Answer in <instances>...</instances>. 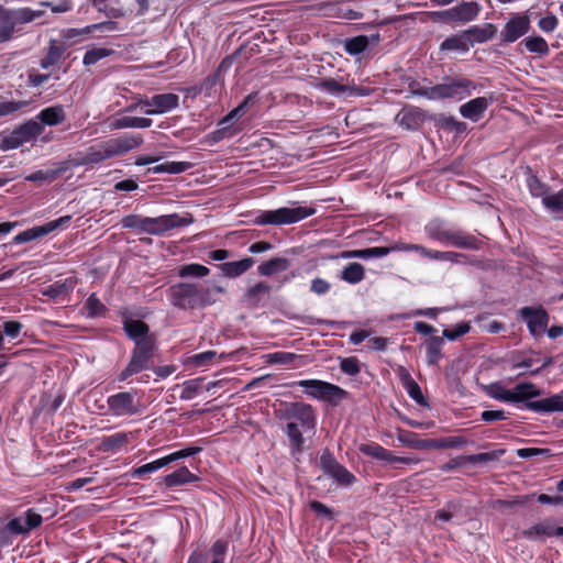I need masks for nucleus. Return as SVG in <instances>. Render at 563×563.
I'll return each instance as SVG.
<instances>
[{"instance_id": "nucleus-1", "label": "nucleus", "mask_w": 563, "mask_h": 563, "mask_svg": "<svg viewBox=\"0 0 563 563\" xmlns=\"http://www.w3.org/2000/svg\"><path fill=\"white\" fill-rule=\"evenodd\" d=\"M280 418L287 421L284 429L291 454H299L305 450L303 433L316 429L317 420L314 409L306 402H288L282 410Z\"/></svg>"}, {"instance_id": "nucleus-2", "label": "nucleus", "mask_w": 563, "mask_h": 563, "mask_svg": "<svg viewBox=\"0 0 563 563\" xmlns=\"http://www.w3.org/2000/svg\"><path fill=\"white\" fill-rule=\"evenodd\" d=\"M409 89L413 96L423 97L432 101L444 99L463 100L477 89V84L464 76H445L441 84L434 86H424L413 80L409 84Z\"/></svg>"}, {"instance_id": "nucleus-3", "label": "nucleus", "mask_w": 563, "mask_h": 563, "mask_svg": "<svg viewBox=\"0 0 563 563\" xmlns=\"http://www.w3.org/2000/svg\"><path fill=\"white\" fill-rule=\"evenodd\" d=\"M194 217L190 213L185 216L170 213L156 218L129 214L123 217L120 223L124 229H135L152 235H163L173 229L187 227L194 223Z\"/></svg>"}, {"instance_id": "nucleus-4", "label": "nucleus", "mask_w": 563, "mask_h": 563, "mask_svg": "<svg viewBox=\"0 0 563 563\" xmlns=\"http://www.w3.org/2000/svg\"><path fill=\"white\" fill-rule=\"evenodd\" d=\"M541 394L542 390L533 383H519L508 391V402H523L522 409L538 413L563 411V396L561 394H555L540 400H531L541 396Z\"/></svg>"}, {"instance_id": "nucleus-5", "label": "nucleus", "mask_w": 563, "mask_h": 563, "mask_svg": "<svg viewBox=\"0 0 563 563\" xmlns=\"http://www.w3.org/2000/svg\"><path fill=\"white\" fill-rule=\"evenodd\" d=\"M143 143L140 134H124L90 146L81 161L82 165H97L112 157L121 156Z\"/></svg>"}, {"instance_id": "nucleus-6", "label": "nucleus", "mask_w": 563, "mask_h": 563, "mask_svg": "<svg viewBox=\"0 0 563 563\" xmlns=\"http://www.w3.org/2000/svg\"><path fill=\"white\" fill-rule=\"evenodd\" d=\"M168 299L174 307L181 310L205 308L216 301L209 287L194 283H178L170 286Z\"/></svg>"}, {"instance_id": "nucleus-7", "label": "nucleus", "mask_w": 563, "mask_h": 563, "mask_svg": "<svg viewBox=\"0 0 563 563\" xmlns=\"http://www.w3.org/2000/svg\"><path fill=\"white\" fill-rule=\"evenodd\" d=\"M424 231L431 240L441 244L473 251H478L483 246V242L475 235L462 229L448 228L441 220L430 221Z\"/></svg>"}, {"instance_id": "nucleus-8", "label": "nucleus", "mask_w": 563, "mask_h": 563, "mask_svg": "<svg viewBox=\"0 0 563 563\" xmlns=\"http://www.w3.org/2000/svg\"><path fill=\"white\" fill-rule=\"evenodd\" d=\"M44 13V10H33L29 7H0V44L11 41L15 33L22 32L23 25L40 19Z\"/></svg>"}, {"instance_id": "nucleus-9", "label": "nucleus", "mask_w": 563, "mask_h": 563, "mask_svg": "<svg viewBox=\"0 0 563 563\" xmlns=\"http://www.w3.org/2000/svg\"><path fill=\"white\" fill-rule=\"evenodd\" d=\"M316 213L312 207L298 206L295 208L282 207L275 210L258 211L253 219L256 225H285L297 223Z\"/></svg>"}, {"instance_id": "nucleus-10", "label": "nucleus", "mask_w": 563, "mask_h": 563, "mask_svg": "<svg viewBox=\"0 0 563 563\" xmlns=\"http://www.w3.org/2000/svg\"><path fill=\"white\" fill-rule=\"evenodd\" d=\"M290 387L299 386L306 388V394L314 399L338 406L342 400L349 398V393L338 385L320 379H302L291 382Z\"/></svg>"}, {"instance_id": "nucleus-11", "label": "nucleus", "mask_w": 563, "mask_h": 563, "mask_svg": "<svg viewBox=\"0 0 563 563\" xmlns=\"http://www.w3.org/2000/svg\"><path fill=\"white\" fill-rule=\"evenodd\" d=\"M43 523V517L34 509L25 511L24 522L20 517L10 519L0 528V547H9L18 536H27L32 530L37 529Z\"/></svg>"}, {"instance_id": "nucleus-12", "label": "nucleus", "mask_w": 563, "mask_h": 563, "mask_svg": "<svg viewBox=\"0 0 563 563\" xmlns=\"http://www.w3.org/2000/svg\"><path fill=\"white\" fill-rule=\"evenodd\" d=\"M156 344L136 342L131 351V357L126 366L114 378L115 383L128 382L130 377L143 371L150 369L153 364Z\"/></svg>"}, {"instance_id": "nucleus-13", "label": "nucleus", "mask_w": 563, "mask_h": 563, "mask_svg": "<svg viewBox=\"0 0 563 563\" xmlns=\"http://www.w3.org/2000/svg\"><path fill=\"white\" fill-rule=\"evenodd\" d=\"M107 405L109 413L113 417H133L143 410L136 389L118 391L108 396Z\"/></svg>"}, {"instance_id": "nucleus-14", "label": "nucleus", "mask_w": 563, "mask_h": 563, "mask_svg": "<svg viewBox=\"0 0 563 563\" xmlns=\"http://www.w3.org/2000/svg\"><path fill=\"white\" fill-rule=\"evenodd\" d=\"M44 131V128L34 120L15 128L9 135H5L0 141V148L2 151H10L19 148L24 143H29L40 136Z\"/></svg>"}, {"instance_id": "nucleus-15", "label": "nucleus", "mask_w": 563, "mask_h": 563, "mask_svg": "<svg viewBox=\"0 0 563 563\" xmlns=\"http://www.w3.org/2000/svg\"><path fill=\"white\" fill-rule=\"evenodd\" d=\"M517 313L532 336H540L547 330L550 316L541 305L521 307Z\"/></svg>"}, {"instance_id": "nucleus-16", "label": "nucleus", "mask_w": 563, "mask_h": 563, "mask_svg": "<svg viewBox=\"0 0 563 563\" xmlns=\"http://www.w3.org/2000/svg\"><path fill=\"white\" fill-rule=\"evenodd\" d=\"M320 467L341 486H351L357 478L344 465L340 464L333 454L325 449L320 456Z\"/></svg>"}, {"instance_id": "nucleus-17", "label": "nucleus", "mask_w": 563, "mask_h": 563, "mask_svg": "<svg viewBox=\"0 0 563 563\" xmlns=\"http://www.w3.org/2000/svg\"><path fill=\"white\" fill-rule=\"evenodd\" d=\"M531 29L530 16L527 12L512 14L500 31V43L510 44L529 33Z\"/></svg>"}, {"instance_id": "nucleus-18", "label": "nucleus", "mask_w": 563, "mask_h": 563, "mask_svg": "<svg viewBox=\"0 0 563 563\" xmlns=\"http://www.w3.org/2000/svg\"><path fill=\"white\" fill-rule=\"evenodd\" d=\"M71 221V216H64L56 220L49 221L43 225H36L33 228H30L27 230H24L16 234L12 243L13 244H22L26 243L33 240L41 239L43 236L48 235L49 233L54 232L55 230L59 228H66Z\"/></svg>"}, {"instance_id": "nucleus-19", "label": "nucleus", "mask_w": 563, "mask_h": 563, "mask_svg": "<svg viewBox=\"0 0 563 563\" xmlns=\"http://www.w3.org/2000/svg\"><path fill=\"white\" fill-rule=\"evenodd\" d=\"M314 87L321 91H325L328 93L339 96L347 92L350 96H369L372 89L363 86L355 85H345L342 81H339L334 78H321L319 79Z\"/></svg>"}, {"instance_id": "nucleus-20", "label": "nucleus", "mask_w": 563, "mask_h": 563, "mask_svg": "<svg viewBox=\"0 0 563 563\" xmlns=\"http://www.w3.org/2000/svg\"><path fill=\"white\" fill-rule=\"evenodd\" d=\"M358 451L363 455L369 456L374 460L384 461L388 464H395L400 463L405 465H409L413 462H416L413 459L410 457H404V456H396L390 450L385 449L377 442H366L361 443L358 445Z\"/></svg>"}, {"instance_id": "nucleus-21", "label": "nucleus", "mask_w": 563, "mask_h": 563, "mask_svg": "<svg viewBox=\"0 0 563 563\" xmlns=\"http://www.w3.org/2000/svg\"><path fill=\"white\" fill-rule=\"evenodd\" d=\"M505 454V450H494L492 452L472 454V455H460L454 459H451L449 462L442 464L440 470L443 472H450L457 467H461L465 463L477 464V463H486L490 461H497L500 456Z\"/></svg>"}, {"instance_id": "nucleus-22", "label": "nucleus", "mask_w": 563, "mask_h": 563, "mask_svg": "<svg viewBox=\"0 0 563 563\" xmlns=\"http://www.w3.org/2000/svg\"><path fill=\"white\" fill-rule=\"evenodd\" d=\"M123 330L126 336L134 342L156 344V338L150 331V327L143 320L125 319L123 321Z\"/></svg>"}, {"instance_id": "nucleus-23", "label": "nucleus", "mask_w": 563, "mask_h": 563, "mask_svg": "<svg viewBox=\"0 0 563 563\" xmlns=\"http://www.w3.org/2000/svg\"><path fill=\"white\" fill-rule=\"evenodd\" d=\"M493 98L477 97L468 100L459 108L460 114L472 122H478L485 115Z\"/></svg>"}, {"instance_id": "nucleus-24", "label": "nucleus", "mask_w": 563, "mask_h": 563, "mask_svg": "<svg viewBox=\"0 0 563 563\" xmlns=\"http://www.w3.org/2000/svg\"><path fill=\"white\" fill-rule=\"evenodd\" d=\"M497 31L498 30L495 24L484 23L482 25H472L463 32L471 48L475 44H482L493 40L497 34Z\"/></svg>"}, {"instance_id": "nucleus-25", "label": "nucleus", "mask_w": 563, "mask_h": 563, "mask_svg": "<svg viewBox=\"0 0 563 563\" xmlns=\"http://www.w3.org/2000/svg\"><path fill=\"white\" fill-rule=\"evenodd\" d=\"M481 10L482 7L475 1H462L460 4L451 8L452 21L457 24H466L476 20Z\"/></svg>"}, {"instance_id": "nucleus-26", "label": "nucleus", "mask_w": 563, "mask_h": 563, "mask_svg": "<svg viewBox=\"0 0 563 563\" xmlns=\"http://www.w3.org/2000/svg\"><path fill=\"white\" fill-rule=\"evenodd\" d=\"M152 103L154 109H145L144 113L147 115L163 114L179 107V97L173 92L158 93L152 96Z\"/></svg>"}, {"instance_id": "nucleus-27", "label": "nucleus", "mask_w": 563, "mask_h": 563, "mask_svg": "<svg viewBox=\"0 0 563 563\" xmlns=\"http://www.w3.org/2000/svg\"><path fill=\"white\" fill-rule=\"evenodd\" d=\"M65 51L64 45H58L55 41H51L49 45L45 48L43 57L40 59V67L44 70L55 69L58 73Z\"/></svg>"}, {"instance_id": "nucleus-28", "label": "nucleus", "mask_w": 563, "mask_h": 563, "mask_svg": "<svg viewBox=\"0 0 563 563\" xmlns=\"http://www.w3.org/2000/svg\"><path fill=\"white\" fill-rule=\"evenodd\" d=\"M396 121L407 130H418L426 121V112L418 107L404 108L396 117Z\"/></svg>"}, {"instance_id": "nucleus-29", "label": "nucleus", "mask_w": 563, "mask_h": 563, "mask_svg": "<svg viewBox=\"0 0 563 563\" xmlns=\"http://www.w3.org/2000/svg\"><path fill=\"white\" fill-rule=\"evenodd\" d=\"M95 7L104 12L109 18H121L128 13H133L132 4H122L121 0H95Z\"/></svg>"}, {"instance_id": "nucleus-30", "label": "nucleus", "mask_w": 563, "mask_h": 563, "mask_svg": "<svg viewBox=\"0 0 563 563\" xmlns=\"http://www.w3.org/2000/svg\"><path fill=\"white\" fill-rule=\"evenodd\" d=\"M36 119L40 121L38 123L44 128V125L54 126L63 123L66 120V112L62 104H55L47 108L42 109Z\"/></svg>"}, {"instance_id": "nucleus-31", "label": "nucleus", "mask_w": 563, "mask_h": 563, "mask_svg": "<svg viewBox=\"0 0 563 563\" xmlns=\"http://www.w3.org/2000/svg\"><path fill=\"white\" fill-rule=\"evenodd\" d=\"M76 285V280L71 277L56 280L53 284L46 286L42 290V295L56 300L60 297L67 296L73 292Z\"/></svg>"}, {"instance_id": "nucleus-32", "label": "nucleus", "mask_w": 563, "mask_h": 563, "mask_svg": "<svg viewBox=\"0 0 563 563\" xmlns=\"http://www.w3.org/2000/svg\"><path fill=\"white\" fill-rule=\"evenodd\" d=\"M255 264L253 257H244L240 261L221 263L218 267L229 278H236L247 272Z\"/></svg>"}, {"instance_id": "nucleus-33", "label": "nucleus", "mask_w": 563, "mask_h": 563, "mask_svg": "<svg viewBox=\"0 0 563 563\" xmlns=\"http://www.w3.org/2000/svg\"><path fill=\"white\" fill-rule=\"evenodd\" d=\"M290 265V261L286 257H272L257 266V274L260 276L269 277L275 274L286 272Z\"/></svg>"}, {"instance_id": "nucleus-34", "label": "nucleus", "mask_w": 563, "mask_h": 563, "mask_svg": "<svg viewBox=\"0 0 563 563\" xmlns=\"http://www.w3.org/2000/svg\"><path fill=\"white\" fill-rule=\"evenodd\" d=\"M133 438V432H115L101 439V450L104 452H117L126 446Z\"/></svg>"}, {"instance_id": "nucleus-35", "label": "nucleus", "mask_w": 563, "mask_h": 563, "mask_svg": "<svg viewBox=\"0 0 563 563\" xmlns=\"http://www.w3.org/2000/svg\"><path fill=\"white\" fill-rule=\"evenodd\" d=\"M200 478L198 475L191 473L188 467L181 466L173 473L164 477V483L167 487H176L186 484L198 482Z\"/></svg>"}, {"instance_id": "nucleus-36", "label": "nucleus", "mask_w": 563, "mask_h": 563, "mask_svg": "<svg viewBox=\"0 0 563 563\" xmlns=\"http://www.w3.org/2000/svg\"><path fill=\"white\" fill-rule=\"evenodd\" d=\"M268 362L290 365L291 367L297 368L308 364L309 360L307 355H298L290 352H275L268 355Z\"/></svg>"}, {"instance_id": "nucleus-37", "label": "nucleus", "mask_w": 563, "mask_h": 563, "mask_svg": "<svg viewBox=\"0 0 563 563\" xmlns=\"http://www.w3.org/2000/svg\"><path fill=\"white\" fill-rule=\"evenodd\" d=\"M444 340L441 336H430L426 340V357L429 365H438L439 361L443 357L442 349Z\"/></svg>"}, {"instance_id": "nucleus-38", "label": "nucleus", "mask_w": 563, "mask_h": 563, "mask_svg": "<svg viewBox=\"0 0 563 563\" xmlns=\"http://www.w3.org/2000/svg\"><path fill=\"white\" fill-rule=\"evenodd\" d=\"M272 287L265 282H258L250 287L244 295L245 301L252 307H258L264 297H268Z\"/></svg>"}, {"instance_id": "nucleus-39", "label": "nucleus", "mask_w": 563, "mask_h": 563, "mask_svg": "<svg viewBox=\"0 0 563 563\" xmlns=\"http://www.w3.org/2000/svg\"><path fill=\"white\" fill-rule=\"evenodd\" d=\"M401 383L410 398H412L420 406H427V400L421 391L420 386L406 369H404V373L401 374Z\"/></svg>"}, {"instance_id": "nucleus-40", "label": "nucleus", "mask_w": 563, "mask_h": 563, "mask_svg": "<svg viewBox=\"0 0 563 563\" xmlns=\"http://www.w3.org/2000/svg\"><path fill=\"white\" fill-rule=\"evenodd\" d=\"M468 443L467 439L462 435H451L439 439H429L428 449L444 450L461 448Z\"/></svg>"}, {"instance_id": "nucleus-41", "label": "nucleus", "mask_w": 563, "mask_h": 563, "mask_svg": "<svg viewBox=\"0 0 563 563\" xmlns=\"http://www.w3.org/2000/svg\"><path fill=\"white\" fill-rule=\"evenodd\" d=\"M440 51H453V52H460V53H467L470 51V46L466 41V36L464 35V32H460L457 34H453L448 36L441 44H440Z\"/></svg>"}, {"instance_id": "nucleus-42", "label": "nucleus", "mask_w": 563, "mask_h": 563, "mask_svg": "<svg viewBox=\"0 0 563 563\" xmlns=\"http://www.w3.org/2000/svg\"><path fill=\"white\" fill-rule=\"evenodd\" d=\"M435 125L450 133L463 134L467 132V124L463 121L456 120L452 115L440 114L435 119Z\"/></svg>"}, {"instance_id": "nucleus-43", "label": "nucleus", "mask_w": 563, "mask_h": 563, "mask_svg": "<svg viewBox=\"0 0 563 563\" xmlns=\"http://www.w3.org/2000/svg\"><path fill=\"white\" fill-rule=\"evenodd\" d=\"M340 278L352 285L358 284L365 278V268L357 262L349 263L341 271Z\"/></svg>"}, {"instance_id": "nucleus-44", "label": "nucleus", "mask_w": 563, "mask_h": 563, "mask_svg": "<svg viewBox=\"0 0 563 563\" xmlns=\"http://www.w3.org/2000/svg\"><path fill=\"white\" fill-rule=\"evenodd\" d=\"M118 30H119V26H118L117 22H114V21H104V22L87 25V26L81 27V29H70V30H68V37H74V36L84 35V34H90V33H93L96 31H100V32H114V31H118Z\"/></svg>"}, {"instance_id": "nucleus-45", "label": "nucleus", "mask_w": 563, "mask_h": 563, "mask_svg": "<svg viewBox=\"0 0 563 563\" xmlns=\"http://www.w3.org/2000/svg\"><path fill=\"white\" fill-rule=\"evenodd\" d=\"M153 121L148 118L124 115L118 118L112 123L114 129H146L152 125Z\"/></svg>"}, {"instance_id": "nucleus-46", "label": "nucleus", "mask_w": 563, "mask_h": 563, "mask_svg": "<svg viewBox=\"0 0 563 563\" xmlns=\"http://www.w3.org/2000/svg\"><path fill=\"white\" fill-rule=\"evenodd\" d=\"M398 441L410 449L423 450L428 449L429 439H420L419 435L412 431L399 430L397 434Z\"/></svg>"}, {"instance_id": "nucleus-47", "label": "nucleus", "mask_w": 563, "mask_h": 563, "mask_svg": "<svg viewBox=\"0 0 563 563\" xmlns=\"http://www.w3.org/2000/svg\"><path fill=\"white\" fill-rule=\"evenodd\" d=\"M258 98L256 93L247 95L243 101L232 109L225 117L220 120V124H227L232 122V120L242 117L246 113L249 107L254 106L257 102Z\"/></svg>"}, {"instance_id": "nucleus-48", "label": "nucleus", "mask_w": 563, "mask_h": 563, "mask_svg": "<svg viewBox=\"0 0 563 563\" xmlns=\"http://www.w3.org/2000/svg\"><path fill=\"white\" fill-rule=\"evenodd\" d=\"M388 254H389V250L387 246H374V247H367V249H363V250H354V251L344 252L342 254V256L345 258L355 257V258L367 260V258H372V257H384Z\"/></svg>"}, {"instance_id": "nucleus-49", "label": "nucleus", "mask_w": 563, "mask_h": 563, "mask_svg": "<svg viewBox=\"0 0 563 563\" xmlns=\"http://www.w3.org/2000/svg\"><path fill=\"white\" fill-rule=\"evenodd\" d=\"M529 53H536L539 56H547L550 53L547 41L540 36H528L520 42Z\"/></svg>"}, {"instance_id": "nucleus-50", "label": "nucleus", "mask_w": 563, "mask_h": 563, "mask_svg": "<svg viewBox=\"0 0 563 563\" xmlns=\"http://www.w3.org/2000/svg\"><path fill=\"white\" fill-rule=\"evenodd\" d=\"M51 78L58 80L59 73L55 69L48 70V73H40L38 70L32 68L27 71V86L31 88H40L43 87Z\"/></svg>"}, {"instance_id": "nucleus-51", "label": "nucleus", "mask_w": 563, "mask_h": 563, "mask_svg": "<svg viewBox=\"0 0 563 563\" xmlns=\"http://www.w3.org/2000/svg\"><path fill=\"white\" fill-rule=\"evenodd\" d=\"M553 527L550 520H544L523 530L522 536L529 540H536L540 537H552Z\"/></svg>"}, {"instance_id": "nucleus-52", "label": "nucleus", "mask_w": 563, "mask_h": 563, "mask_svg": "<svg viewBox=\"0 0 563 563\" xmlns=\"http://www.w3.org/2000/svg\"><path fill=\"white\" fill-rule=\"evenodd\" d=\"M210 273V269L201 264L198 263H190L185 264L178 267L177 275L181 278L187 277H196V278H202L208 276Z\"/></svg>"}, {"instance_id": "nucleus-53", "label": "nucleus", "mask_w": 563, "mask_h": 563, "mask_svg": "<svg viewBox=\"0 0 563 563\" xmlns=\"http://www.w3.org/2000/svg\"><path fill=\"white\" fill-rule=\"evenodd\" d=\"M115 51L107 47H92L88 49L82 58V64L85 66H92L97 64L99 60L107 58L111 55H114Z\"/></svg>"}, {"instance_id": "nucleus-54", "label": "nucleus", "mask_w": 563, "mask_h": 563, "mask_svg": "<svg viewBox=\"0 0 563 563\" xmlns=\"http://www.w3.org/2000/svg\"><path fill=\"white\" fill-rule=\"evenodd\" d=\"M85 308L89 318L104 317L108 312V308L93 292L85 301Z\"/></svg>"}, {"instance_id": "nucleus-55", "label": "nucleus", "mask_w": 563, "mask_h": 563, "mask_svg": "<svg viewBox=\"0 0 563 563\" xmlns=\"http://www.w3.org/2000/svg\"><path fill=\"white\" fill-rule=\"evenodd\" d=\"M368 43V37L366 35H357L345 40L344 49L352 56L358 55L367 48Z\"/></svg>"}, {"instance_id": "nucleus-56", "label": "nucleus", "mask_w": 563, "mask_h": 563, "mask_svg": "<svg viewBox=\"0 0 563 563\" xmlns=\"http://www.w3.org/2000/svg\"><path fill=\"white\" fill-rule=\"evenodd\" d=\"M201 451H202L201 446L190 445L183 450L173 452L166 456L161 457V461H162L163 465L166 466L169 463H173L175 461L196 455V454L200 453Z\"/></svg>"}, {"instance_id": "nucleus-57", "label": "nucleus", "mask_w": 563, "mask_h": 563, "mask_svg": "<svg viewBox=\"0 0 563 563\" xmlns=\"http://www.w3.org/2000/svg\"><path fill=\"white\" fill-rule=\"evenodd\" d=\"M30 104V101L25 100H0V118L8 117L14 114L16 112L22 111Z\"/></svg>"}, {"instance_id": "nucleus-58", "label": "nucleus", "mask_w": 563, "mask_h": 563, "mask_svg": "<svg viewBox=\"0 0 563 563\" xmlns=\"http://www.w3.org/2000/svg\"><path fill=\"white\" fill-rule=\"evenodd\" d=\"M527 186L529 188L531 196L536 198H541L542 200L543 197L549 194L550 189V187L536 175H531L530 177H528Z\"/></svg>"}, {"instance_id": "nucleus-59", "label": "nucleus", "mask_w": 563, "mask_h": 563, "mask_svg": "<svg viewBox=\"0 0 563 563\" xmlns=\"http://www.w3.org/2000/svg\"><path fill=\"white\" fill-rule=\"evenodd\" d=\"M542 203L551 212H563V188L553 195L544 196Z\"/></svg>"}, {"instance_id": "nucleus-60", "label": "nucleus", "mask_w": 563, "mask_h": 563, "mask_svg": "<svg viewBox=\"0 0 563 563\" xmlns=\"http://www.w3.org/2000/svg\"><path fill=\"white\" fill-rule=\"evenodd\" d=\"M462 504L459 500H450L446 503L445 508L439 509L435 512L434 519L443 522L450 521L454 514L460 511Z\"/></svg>"}, {"instance_id": "nucleus-61", "label": "nucleus", "mask_w": 563, "mask_h": 563, "mask_svg": "<svg viewBox=\"0 0 563 563\" xmlns=\"http://www.w3.org/2000/svg\"><path fill=\"white\" fill-rule=\"evenodd\" d=\"M486 395L498 401L508 402V389H505L501 383L495 382L484 388Z\"/></svg>"}, {"instance_id": "nucleus-62", "label": "nucleus", "mask_w": 563, "mask_h": 563, "mask_svg": "<svg viewBox=\"0 0 563 563\" xmlns=\"http://www.w3.org/2000/svg\"><path fill=\"white\" fill-rule=\"evenodd\" d=\"M471 331V325L468 322H461L453 329H444L442 332L443 340L448 339L449 341H455L459 338L467 334Z\"/></svg>"}, {"instance_id": "nucleus-63", "label": "nucleus", "mask_w": 563, "mask_h": 563, "mask_svg": "<svg viewBox=\"0 0 563 563\" xmlns=\"http://www.w3.org/2000/svg\"><path fill=\"white\" fill-rule=\"evenodd\" d=\"M218 125L220 128L211 132L209 135L213 142H220L224 139H230L238 132V130L232 126L231 122L227 124H220L219 122Z\"/></svg>"}, {"instance_id": "nucleus-64", "label": "nucleus", "mask_w": 563, "mask_h": 563, "mask_svg": "<svg viewBox=\"0 0 563 563\" xmlns=\"http://www.w3.org/2000/svg\"><path fill=\"white\" fill-rule=\"evenodd\" d=\"M201 388L199 379H189L183 384V389L179 398L181 400H191L196 397Z\"/></svg>"}]
</instances>
